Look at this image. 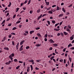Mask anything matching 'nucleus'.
I'll use <instances>...</instances> for the list:
<instances>
[{
    "label": "nucleus",
    "mask_w": 74,
    "mask_h": 74,
    "mask_svg": "<svg viewBox=\"0 0 74 74\" xmlns=\"http://www.w3.org/2000/svg\"><path fill=\"white\" fill-rule=\"evenodd\" d=\"M14 54L13 53H12L11 54L9 57V58H10L11 60L12 61V60L13 59V58L12 57H14Z\"/></svg>",
    "instance_id": "1"
},
{
    "label": "nucleus",
    "mask_w": 74,
    "mask_h": 74,
    "mask_svg": "<svg viewBox=\"0 0 74 74\" xmlns=\"http://www.w3.org/2000/svg\"><path fill=\"white\" fill-rule=\"evenodd\" d=\"M23 45H22L20 47V48H19V51H22V50H23Z\"/></svg>",
    "instance_id": "2"
},
{
    "label": "nucleus",
    "mask_w": 74,
    "mask_h": 74,
    "mask_svg": "<svg viewBox=\"0 0 74 74\" xmlns=\"http://www.w3.org/2000/svg\"><path fill=\"white\" fill-rule=\"evenodd\" d=\"M74 35H73L70 37V40H73V39H74Z\"/></svg>",
    "instance_id": "3"
},
{
    "label": "nucleus",
    "mask_w": 74,
    "mask_h": 74,
    "mask_svg": "<svg viewBox=\"0 0 74 74\" xmlns=\"http://www.w3.org/2000/svg\"><path fill=\"white\" fill-rule=\"evenodd\" d=\"M49 42H51V43H54L55 42L53 40L51 39L49 40Z\"/></svg>",
    "instance_id": "4"
},
{
    "label": "nucleus",
    "mask_w": 74,
    "mask_h": 74,
    "mask_svg": "<svg viewBox=\"0 0 74 74\" xmlns=\"http://www.w3.org/2000/svg\"><path fill=\"white\" fill-rule=\"evenodd\" d=\"M53 45L54 47H58V45L57 44H53Z\"/></svg>",
    "instance_id": "5"
},
{
    "label": "nucleus",
    "mask_w": 74,
    "mask_h": 74,
    "mask_svg": "<svg viewBox=\"0 0 74 74\" xmlns=\"http://www.w3.org/2000/svg\"><path fill=\"white\" fill-rule=\"evenodd\" d=\"M5 40H6V37L5 36V37H4L3 38V40H2V42H3L4 41H5Z\"/></svg>",
    "instance_id": "6"
},
{
    "label": "nucleus",
    "mask_w": 74,
    "mask_h": 74,
    "mask_svg": "<svg viewBox=\"0 0 74 74\" xmlns=\"http://www.w3.org/2000/svg\"><path fill=\"white\" fill-rule=\"evenodd\" d=\"M48 13L49 14H53V12H52L51 10H49L48 12Z\"/></svg>",
    "instance_id": "7"
},
{
    "label": "nucleus",
    "mask_w": 74,
    "mask_h": 74,
    "mask_svg": "<svg viewBox=\"0 0 74 74\" xmlns=\"http://www.w3.org/2000/svg\"><path fill=\"white\" fill-rule=\"evenodd\" d=\"M63 33L65 36H67L68 34V33L66 32H64Z\"/></svg>",
    "instance_id": "8"
},
{
    "label": "nucleus",
    "mask_w": 74,
    "mask_h": 74,
    "mask_svg": "<svg viewBox=\"0 0 74 74\" xmlns=\"http://www.w3.org/2000/svg\"><path fill=\"white\" fill-rule=\"evenodd\" d=\"M24 42H25V40H23L21 42H20V45H22V44H23Z\"/></svg>",
    "instance_id": "9"
},
{
    "label": "nucleus",
    "mask_w": 74,
    "mask_h": 74,
    "mask_svg": "<svg viewBox=\"0 0 74 74\" xmlns=\"http://www.w3.org/2000/svg\"><path fill=\"white\" fill-rule=\"evenodd\" d=\"M40 45H41V44H37L36 45V47H40Z\"/></svg>",
    "instance_id": "10"
},
{
    "label": "nucleus",
    "mask_w": 74,
    "mask_h": 74,
    "mask_svg": "<svg viewBox=\"0 0 74 74\" xmlns=\"http://www.w3.org/2000/svg\"><path fill=\"white\" fill-rule=\"evenodd\" d=\"M37 36H38L39 37H41V34H40L39 33H37Z\"/></svg>",
    "instance_id": "11"
},
{
    "label": "nucleus",
    "mask_w": 74,
    "mask_h": 74,
    "mask_svg": "<svg viewBox=\"0 0 74 74\" xmlns=\"http://www.w3.org/2000/svg\"><path fill=\"white\" fill-rule=\"evenodd\" d=\"M60 8L58 7V6H57V11H59V10H60Z\"/></svg>",
    "instance_id": "12"
},
{
    "label": "nucleus",
    "mask_w": 74,
    "mask_h": 74,
    "mask_svg": "<svg viewBox=\"0 0 74 74\" xmlns=\"http://www.w3.org/2000/svg\"><path fill=\"white\" fill-rule=\"evenodd\" d=\"M27 72H29V71H30V67H27Z\"/></svg>",
    "instance_id": "13"
},
{
    "label": "nucleus",
    "mask_w": 74,
    "mask_h": 74,
    "mask_svg": "<svg viewBox=\"0 0 74 74\" xmlns=\"http://www.w3.org/2000/svg\"><path fill=\"white\" fill-rule=\"evenodd\" d=\"M72 46H73V45H72L71 43H70L69 45L68 46V48H69L70 47H72Z\"/></svg>",
    "instance_id": "14"
},
{
    "label": "nucleus",
    "mask_w": 74,
    "mask_h": 74,
    "mask_svg": "<svg viewBox=\"0 0 74 74\" xmlns=\"http://www.w3.org/2000/svg\"><path fill=\"white\" fill-rule=\"evenodd\" d=\"M54 30H55V31H57V32H58V31H59V30H60V29H54Z\"/></svg>",
    "instance_id": "15"
},
{
    "label": "nucleus",
    "mask_w": 74,
    "mask_h": 74,
    "mask_svg": "<svg viewBox=\"0 0 74 74\" xmlns=\"http://www.w3.org/2000/svg\"><path fill=\"white\" fill-rule=\"evenodd\" d=\"M34 31L33 30V31H31L30 32V34H32V33H34Z\"/></svg>",
    "instance_id": "16"
},
{
    "label": "nucleus",
    "mask_w": 74,
    "mask_h": 74,
    "mask_svg": "<svg viewBox=\"0 0 74 74\" xmlns=\"http://www.w3.org/2000/svg\"><path fill=\"white\" fill-rule=\"evenodd\" d=\"M28 61L29 62H31V63H32V62H34V60H29Z\"/></svg>",
    "instance_id": "17"
},
{
    "label": "nucleus",
    "mask_w": 74,
    "mask_h": 74,
    "mask_svg": "<svg viewBox=\"0 0 74 74\" xmlns=\"http://www.w3.org/2000/svg\"><path fill=\"white\" fill-rule=\"evenodd\" d=\"M63 15V14H60L58 15V16L59 17H60V16H62Z\"/></svg>",
    "instance_id": "18"
},
{
    "label": "nucleus",
    "mask_w": 74,
    "mask_h": 74,
    "mask_svg": "<svg viewBox=\"0 0 74 74\" xmlns=\"http://www.w3.org/2000/svg\"><path fill=\"white\" fill-rule=\"evenodd\" d=\"M62 10L64 12H66V10H65V9H64V8H62Z\"/></svg>",
    "instance_id": "19"
},
{
    "label": "nucleus",
    "mask_w": 74,
    "mask_h": 74,
    "mask_svg": "<svg viewBox=\"0 0 74 74\" xmlns=\"http://www.w3.org/2000/svg\"><path fill=\"white\" fill-rule=\"evenodd\" d=\"M19 43H17V45H16V48H18V47H19Z\"/></svg>",
    "instance_id": "20"
},
{
    "label": "nucleus",
    "mask_w": 74,
    "mask_h": 74,
    "mask_svg": "<svg viewBox=\"0 0 74 74\" xmlns=\"http://www.w3.org/2000/svg\"><path fill=\"white\" fill-rule=\"evenodd\" d=\"M26 49H30V47L29 46H27L26 47Z\"/></svg>",
    "instance_id": "21"
},
{
    "label": "nucleus",
    "mask_w": 74,
    "mask_h": 74,
    "mask_svg": "<svg viewBox=\"0 0 74 74\" xmlns=\"http://www.w3.org/2000/svg\"><path fill=\"white\" fill-rule=\"evenodd\" d=\"M4 49L5 50H8L9 49V48L8 47H5Z\"/></svg>",
    "instance_id": "22"
},
{
    "label": "nucleus",
    "mask_w": 74,
    "mask_h": 74,
    "mask_svg": "<svg viewBox=\"0 0 74 74\" xmlns=\"http://www.w3.org/2000/svg\"><path fill=\"white\" fill-rule=\"evenodd\" d=\"M45 3L46 4V5H49V2H47V1H46L45 2Z\"/></svg>",
    "instance_id": "23"
},
{
    "label": "nucleus",
    "mask_w": 74,
    "mask_h": 74,
    "mask_svg": "<svg viewBox=\"0 0 74 74\" xmlns=\"http://www.w3.org/2000/svg\"><path fill=\"white\" fill-rule=\"evenodd\" d=\"M19 8H17L16 12H17L19 11Z\"/></svg>",
    "instance_id": "24"
},
{
    "label": "nucleus",
    "mask_w": 74,
    "mask_h": 74,
    "mask_svg": "<svg viewBox=\"0 0 74 74\" xmlns=\"http://www.w3.org/2000/svg\"><path fill=\"white\" fill-rule=\"evenodd\" d=\"M36 62H38H38H41V60H36Z\"/></svg>",
    "instance_id": "25"
},
{
    "label": "nucleus",
    "mask_w": 74,
    "mask_h": 74,
    "mask_svg": "<svg viewBox=\"0 0 74 74\" xmlns=\"http://www.w3.org/2000/svg\"><path fill=\"white\" fill-rule=\"evenodd\" d=\"M51 10L52 11V12H55V11H56V10L54 9H51Z\"/></svg>",
    "instance_id": "26"
},
{
    "label": "nucleus",
    "mask_w": 74,
    "mask_h": 74,
    "mask_svg": "<svg viewBox=\"0 0 74 74\" xmlns=\"http://www.w3.org/2000/svg\"><path fill=\"white\" fill-rule=\"evenodd\" d=\"M19 67H20V66H18L17 67H16V70H18V69H19Z\"/></svg>",
    "instance_id": "27"
},
{
    "label": "nucleus",
    "mask_w": 74,
    "mask_h": 74,
    "mask_svg": "<svg viewBox=\"0 0 74 74\" xmlns=\"http://www.w3.org/2000/svg\"><path fill=\"white\" fill-rule=\"evenodd\" d=\"M14 62H18V60L16 59H14Z\"/></svg>",
    "instance_id": "28"
},
{
    "label": "nucleus",
    "mask_w": 74,
    "mask_h": 74,
    "mask_svg": "<svg viewBox=\"0 0 74 74\" xmlns=\"http://www.w3.org/2000/svg\"><path fill=\"white\" fill-rule=\"evenodd\" d=\"M44 37L47 38V34H46L44 36Z\"/></svg>",
    "instance_id": "29"
},
{
    "label": "nucleus",
    "mask_w": 74,
    "mask_h": 74,
    "mask_svg": "<svg viewBox=\"0 0 74 74\" xmlns=\"http://www.w3.org/2000/svg\"><path fill=\"white\" fill-rule=\"evenodd\" d=\"M16 29H17L16 27H14L13 28V29H12V30H14Z\"/></svg>",
    "instance_id": "30"
},
{
    "label": "nucleus",
    "mask_w": 74,
    "mask_h": 74,
    "mask_svg": "<svg viewBox=\"0 0 74 74\" xmlns=\"http://www.w3.org/2000/svg\"><path fill=\"white\" fill-rule=\"evenodd\" d=\"M66 30L67 32H69V31L70 30L69 28H66Z\"/></svg>",
    "instance_id": "31"
},
{
    "label": "nucleus",
    "mask_w": 74,
    "mask_h": 74,
    "mask_svg": "<svg viewBox=\"0 0 74 74\" xmlns=\"http://www.w3.org/2000/svg\"><path fill=\"white\" fill-rule=\"evenodd\" d=\"M47 22L48 23V25H50V21H47Z\"/></svg>",
    "instance_id": "32"
},
{
    "label": "nucleus",
    "mask_w": 74,
    "mask_h": 74,
    "mask_svg": "<svg viewBox=\"0 0 74 74\" xmlns=\"http://www.w3.org/2000/svg\"><path fill=\"white\" fill-rule=\"evenodd\" d=\"M21 23V21H19L16 22V24H18V23Z\"/></svg>",
    "instance_id": "33"
},
{
    "label": "nucleus",
    "mask_w": 74,
    "mask_h": 74,
    "mask_svg": "<svg viewBox=\"0 0 74 74\" xmlns=\"http://www.w3.org/2000/svg\"><path fill=\"white\" fill-rule=\"evenodd\" d=\"M59 61L60 62H63V60H62V59L61 60H60Z\"/></svg>",
    "instance_id": "34"
},
{
    "label": "nucleus",
    "mask_w": 74,
    "mask_h": 74,
    "mask_svg": "<svg viewBox=\"0 0 74 74\" xmlns=\"http://www.w3.org/2000/svg\"><path fill=\"white\" fill-rule=\"evenodd\" d=\"M51 7H49L48 8H47V11H48V10H50V9H51Z\"/></svg>",
    "instance_id": "35"
},
{
    "label": "nucleus",
    "mask_w": 74,
    "mask_h": 74,
    "mask_svg": "<svg viewBox=\"0 0 74 74\" xmlns=\"http://www.w3.org/2000/svg\"><path fill=\"white\" fill-rule=\"evenodd\" d=\"M12 37V35L10 34L9 35V38H11Z\"/></svg>",
    "instance_id": "36"
},
{
    "label": "nucleus",
    "mask_w": 74,
    "mask_h": 74,
    "mask_svg": "<svg viewBox=\"0 0 74 74\" xmlns=\"http://www.w3.org/2000/svg\"><path fill=\"white\" fill-rule=\"evenodd\" d=\"M52 22L53 23H55V21L52 20Z\"/></svg>",
    "instance_id": "37"
},
{
    "label": "nucleus",
    "mask_w": 74,
    "mask_h": 74,
    "mask_svg": "<svg viewBox=\"0 0 74 74\" xmlns=\"http://www.w3.org/2000/svg\"><path fill=\"white\" fill-rule=\"evenodd\" d=\"M12 45H15V44L14 43V41H12Z\"/></svg>",
    "instance_id": "38"
},
{
    "label": "nucleus",
    "mask_w": 74,
    "mask_h": 74,
    "mask_svg": "<svg viewBox=\"0 0 74 74\" xmlns=\"http://www.w3.org/2000/svg\"><path fill=\"white\" fill-rule=\"evenodd\" d=\"M68 27H69V29H71V26L69 25L68 26Z\"/></svg>",
    "instance_id": "39"
},
{
    "label": "nucleus",
    "mask_w": 74,
    "mask_h": 74,
    "mask_svg": "<svg viewBox=\"0 0 74 74\" xmlns=\"http://www.w3.org/2000/svg\"><path fill=\"white\" fill-rule=\"evenodd\" d=\"M30 2H31V0H29L28 3V5H29V4H30Z\"/></svg>",
    "instance_id": "40"
},
{
    "label": "nucleus",
    "mask_w": 74,
    "mask_h": 74,
    "mask_svg": "<svg viewBox=\"0 0 74 74\" xmlns=\"http://www.w3.org/2000/svg\"><path fill=\"white\" fill-rule=\"evenodd\" d=\"M25 12V10H22L21 12V14H22V13H23V12Z\"/></svg>",
    "instance_id": "41"
},
{
    "label": "nucleus",
    "mask_w": 74,
    "mask_h": 74,
    "mask_svg": "<svg viewBox=\"0 0 74 74\" xmlns=\"http://www.w3.org/2000/svg\"><path fill=\"white\" fill-rule=\"evenodd\" d=\"M10 19V17L8 18L6 20V21H8Z\"/></svg>",
    "instance_id": "42"
},
{
    "label": "nucleus",
    "mask_w": 74,
    "mask_h": 74,
    "mask_svg": "<svg viewBox=\"0 0 74 74\" xmlns=\"http://www.w3.org/2000/svg\"><path fill=\"white\" fill-rule=\"evenodd\" d=\"M30 67L31 68V70L32 71L33 70V66H32V65H30Z\"/></svg>",
    "instance_id": "43"
},
{
    "label": "nucleus",
    "mask_w": 74,
    "mask_h": 74,
    "mask_svg": "<svg viewBox=\"0 0 74 74\" xmlns=\"http://www.w3.org/2000/svg\"><path fill=\"white\" fill-rule=\"evenodd\" d=\"M66 48H65L64 49H63V51L64 52H65V51H66Z\"/></svg>",
    "instance_id": "44"
},
{
    "label": "nucleus",
    "mask_w": 74,
    "mask_h": 74,
    "mask_svg": "<svg viewBox=\"0 0 74 74\" xmlns=\"http://www.w3.org/2000/svg\"><path fill=\"white\" fill-rule=\"evenodd\" d=\"M49 50H50V51H52V47H50V48L49 49Z\"/></svg>",
    "instance_id": "45"
},
{
    "label": "nucleus",
    "mask_w": 74,
    "mask_h": 74,
    "mask_svg": "<svg viewBox=\"0 0 74 74\" xmlns=\"http://www.w3.org/2000/svg\"><path fill=\"white\" fill-rule=\"evenodd\" d=\"M18 62L20 63H23V61H18Z\"/></svg>",
    "instance_id": "46"
},
{
    "label": "nucleus",
    "mask_w": 74,
    "mask_h": 74,
    "mask_svg": "<svg viewBox=\"0 0 74 74\" xmlns=\"http://www.w3.org/2000/svg\"><path fill=\"white\" fill-rule=\"evenodd\" d=\"M60 36V33H58L57 34V36Z\"/></svg>",
    "instance_id": "47"
},
{
    "label": "nucleus",
    "mask_w": 74,
    "mask_h": 74,
    "mask_svg": "<svg viewBox=\"0 0 74 74\" xmlns=\"http://www.w3.org/2000/svg\"><path fill=\"white\" fill-rule=\"evenodd\" d=\"M42 14H40V16H38V17L39 18H41V17H42Z\"/></svg>",
    "instance_id": "48"
},
{
    "label": "nucleus",
    "mask_w": 74,
    "mask_h": 74,
    "mask_svg": "<svg viewBox=\"0 0 74 74\" xmlns=\"http://www.w3.org/2000/svg\"><path fill=\"white\" fill-rule=\"evenodd\" d=\"M59 25V23H57L56 24H55V27L56 26H58V25Z\"/></svg>",
    "instance_id": "49"
},
{
    "label": "nucleus",
    "mask_w": 74,
    "mask_h": 74,
    "mask_svg": "<svg viewBox=\"0 0 74 74\" xmlns=\"http://www.w3.org/2000/svg\"><path fill=\"white\" fill-rule=\"evenodd\" d=\"M11 34H12V35H15V34L14 33L12 32L11 33Z\"/></svg>",
    "instance_id": "50"
},
{
    "label": "nucleus",
    "mask_w": 74,
    "mask_h": 74,
    "mask_svg": "<svg viewBox=\"0 0 74 74\" xmlns=\"http://www.w3.org/2000/svg\"><path fill=\"white\" fill-rule=\"evenodd\" d=\"M70 49L74 50V47H71L70 48Z\"/></svg>",
    "instance_id": "51"
},
{
    "label": "nucleus",
    "mask_w": 74,
    "mask_h": 74,
    "mask_svg": "<svg viewBox=\"0 0 74 74\" xmlns=\"http://www.w3.org/2000/svg\"><path fill=\"white\" fill-rule=\"evenodd\" d=\"M44 40L45 41H47V40H48L47 39V38H46L44 39Z\"/></svg>",
    "instance_id": "52"
},
{
    "label": "nucleus",
    "mask_w": 74,
    "mask_h": 74,
    "mask_svg": "<svg viewBox=\"0 0 74 74\" xmlns=\"http://www.w3.org/2000/svg\"><path fill=\"white\" fill-rule=\"evenodd\" d=\"M66 60L65 59H64V64L66 63Z\"/></svg>",
    "instance_id": "53"
},
{
    "label": "nucleus",
    "mask_w": 74,
    "mask_h": 74,
    "mask_svg": "<svg viewBox=\"0 0 74 74\" xmlns=\"http://www.w3.org/2000/svg\"><path fill=\"white\" fill-rule=\"evenodd\" d=\"M16 16V14H14V15L13 16V19H14V18H15Z\"/></svg>",
    "instance_id": "54"
},
{
    "label": "nucleus",
    "mask_w": 74,
    "mask_h": 74,
    "mask_svg": "<svg viewBox=\"0 0 74 74\" xmlns=\"http://www.w3.org/2000/svg\"><path fill=\"white\" fill-rule=\"evenodd\" d=\"M55 53H56V54H58V52L56 51V49L55 50Z\"/></svg>",
    "instance_id": "55"
},
{
    "label": "nucleus",
    "mask_w": 74,
    "mask_h": 74,
    "mask_svg": "<svg viewBox=\"0 0 74 74\" xmlns=\"http://www.w3.org/2000/svg\"><path fill=\"white\" fill-rule=\"evenodd\" d=\"M2 5L3 7H5V5L2 4Z\"/></svg>",
    "instance_id": "56"
},
{
    "label": "nucleus",
    "mask_w": 74,
    "mask_h": 74,
    "mask_svg": "<svg viewBox=\"0 0 74 74\" xmlns=\"http://www.w3.org/2000/svg\"><path fill=\"white\" fill-rule=\"evenodd\" d=\"M69 60L70 62H71V60H72L71 58H69Z\"/></svg>",
    "instance_id": "57"
},
{
    "label": "nucleus",
    "mask_w": 74,
    "mask_h": 74,
    "mask_svg": "<svg viewBox=\"0 0 74 74\" xmlns=\"http://www.w3.org/2000/svg\"><path fill=\"white\" fill-rule=\"evenodd\" d=\"M25 32L26 33H27V34H28V31H25Z\"/></svg>",
    "instance_id": "58"
},
{
    "label": "nucleus",
    "mask_w": 74,
    "mask_h": 74,
    "mask_svg": "<svg viewBox=\"0 0 74 74\" xmlns=\"http://www.w3.org/2000/svg\"><path fill=\"white\" fill-rule=\"evenodd\" d=\"M56 5H53L52 6V7L53 8L54 7H56Z\"/></svg>",
    "instance_id": "59"
},
{
    "label": "nucleus",
    "mask_w": 74,
    "mask_h": 74,
    "mask_svg": "<svg viewBox=\"0 0 74 74\" xmlns=\"http://www.w3.org/2000/svg\"><path fill=\"white\" fill-rule=\"evenodd\" d=\"M72 5H73L72 4H71L70 5H69V6H68V7L70 8L71 7H72Z\"/></svg>",
    "instance_id": "60"
},
{
    "label": "nucleus",
    "mask_w": 74,
    "mask_h": 74,
    "mask_svg": "<svg viewBox=\"0 0 74 74\" xmlns=\"http://www.w3.org/2000/svg\"><path fill=\"white\" fill-rule=\"evenodd\" d=\"M61 35L62 36H64V35L63 34V33H61Z\"/></svg>",
    "instance_id": "61"
},
{
    "label": "nucleus",
    "mask_w": 74,
    "mask_h": 74,
    "mask_svg": "<svg viewBox=\"0 0 74 74\" xmlns=\"http://www.w3.org/2000/svg\"><path fill=\"white\" fill-rule=\"evenodd\" d=\"M40 27H37L36 28V30H39L40 29Z\"/></svg>",
    "instance_id": "62"
},
{
    "label": "nucleus",
    "mask_w": 74,
    "mask_h": 74,
    "mask_svg": "<svg viewBox=\"0 0 74 74\" xmlns=\"http://www.w3.org/2000/svg\"><path fill=\"white\" fill-rule=\"evenodd\" d=\"M37 12L38 13H39V12H40V10H37Z\"/></svg>",
    "instance_id": "63"
},
{
    "label": "nucleus",
    "mask_w": 74,
    "mask_h": 74,
    "mask_svg": "<svg viewBox=\"0 0 74 74\" xmlns=\"http://www.w3.org/2000/svg\"><path fill=\"white\" fill-rule=\"evenodd\" d=\"M5 64H6V65H8V64H9L8 63V62H7L6 63H5Z\"/></svg>",
    "instance_id": "64"
}]
</instances>
